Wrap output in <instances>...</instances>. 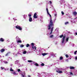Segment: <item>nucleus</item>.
<instances>
[{
    "instance_id": "obj_34",
    "label": "nucleus",
    "mask_w": 77,
    "mask_h": 77,
    "mask_svg": "<svg viewBox=\"0 0 77 77\" xmlns=\"http://www.w3.org/2000/svg\"><path fill=\"white\" fill-rule=\"evenodd\" d=\"M28 16H29V17H32V15H31V14H29L28 15Z\"/></svg>"
},
{
    "instance_id": "obj_30",
    "label": "nucleus",
    "mask_w": 77,
    "mask_h": 77,
    "mask_svg": "<svg viewBox=\"0 0 77 77\" xmlns=\"http://www.w3.org/2000/svg\"><path fill=\"white\" fill-rule=\"evenodd\" d=\"M13 74H14V75H16V73L15 72H13Z\"/></svg>"
},
{
    "instance_id": "obj_1",
    "label": "nucleus",
    "mask_w": 77,
    "mask_h": 77,
    "mask_svg": "<svg viewBox=\"0 0 77 77\" xmlns=\"http://www.w3.org/2000/svg\"><path fill=\"white\" fill-rule=\"evenodd\" d=\"M51 17L50 21L49 23V25L48 26V30H50L51 29V26H54V24H53V20H52V18H51Z\"/></svg>"
},
{
    "instance_id": "obj_44",
    "label": "nucleus",
    "mask_w": 77,
    "mask_h": 77,
    "mask_svg": "<svg viewBox=\"0 0 77 77\" xmlns=\"http://www.w3.org/2000/svg\"><path fill=\"white\" fill-rule=\"evenodd\" d=\"M75 59L77 60V57H76L75 58Z\"/></svg>"
},
{
    "instance_id": "obj_3",
    "label": "nucleus",
    "mask_w": 77,
    "mask_h": 77,
    "mask_svg": "<svg viewBox=\"0 0 77 77\" xmlns=\"http://www.w3.org/2000/svg\"><path fill=\"white\" fill-rule=\"evenodd\" d=\"M15 27L17 29H19V30H22V28L20 27V26L17 25L15 26Z\"/></svg>"
},
{
    "instance_id": "obj_20",
    "label": "nucleus",
    "mask_w": 77,
    "mask_h": 77,
    "mask_svg": "<svg viewBox=\"0 0 77 77\" xmlns=\"http://www.w3.org/2000/svg\"><path fill=\"white\" fill-rule=\"evenodd\" d=\"M53 36H54V35H52L51 36H50L49 38H52L53 37Z\"/></svg>"
},
{
    "instance_id": "obj_8",
    "label": "nucleus",
    "mask_w": 77,
    "mask_h": 77,
    "mask_svg": "<svg viewBox=\"0 0 77 77\" xmlns=\"http://www.w3.org/2000/svg\"><path fill=\"white\" fill-rule=\"evenodd\" d=\"M5 51V49H2L1 50V53H3V52H4Z\"/></svg>"
},
{
    "instance_id": "obj_32",
    "label": "nucleus",
    "mask_w": 77,
    "mask_h": 77,
    "mask_svg": "<svg viewBox=\"0 0 77 77\" xmlns=\"http://www.w3.org/2000/svg\"><path fill=\"white\" fill-rule=\"evenodd\" d=\"M48 15H49L50 17H51V15H50V14L49 13V14L48 13Z\"/></svg>"
},
{
    "instance_id": "obj_38",
    "label": "nucleus",
    "mask_w": 77,
    "mask_h": 77,
    "mask_svg": "<svg viewBox=\"0 0 77 77\" xmlns=\"http://www.w3.org/2000/svg\"><path fill=\"white\" fill-rule=\"evenodd\" d=\"M70 75H73V74L72 73V72H70Z\"/></svg>"
},
{
    "instance_id": "obj_43",
    "label": "nucleus",
    "mask_w": 77,
    "mask_h": 77,
    "mask_svg": "<svg viewBox=\"0 0 77 77\" xmlns=\"http://www.w3.org/2000/svg\"><path fill=\"white\" fill-rule=\"evenodd\" d=\"M32 49H34V47H32Z\"/></svg>"
},
{
    "instance_id": "obj_31",
    "label": "nucleus",
    "mask_w": 77,
    "mask_h": 77,
    "mask_svg": "<svg viewBox=\"0 0 77 77\" xmlns=\"http://www.w3.org/2000/svg\"><path fill=\"white\" fill-rule=\"evenodd\" d=\"M61 13L62 15H64V12H63V11H61Z\"/></svg>"
},
{
    "instance_id": "obj_7",
    "label": "nucleus",
    "mask_w": 77,
    "mask_h": 77,
    "mask_svg": "<svg viewBox=\"0 0 77 77\" xmlns=\"http://www.w3.org/2000/svg\"><path fill=\"white\" fill-rule=\"evenodd\" d=\"M5 41V39H3V38H1L0 39V42H3Z\"/></svg>"
},
{
    "instance_id": "obj_21",
    "label": "nucleus",
    "mask_w": 77,
    "mask_h": 77,
    "mask_svg": "<svg viewBox=\"0 0 77 77\" xmlns=\"http://www.w3.org/2000/svg\"><path fill=\"white\" fill-rule=\"evenodd\" d=\"M46 11H47V14H49V12H48V8H46Z\"/></svg>"
},
{
    "instance_id": "obj_5",
    "label": "nucleus",
    "mask_w": 77,
    "mask_h": 77,
    "mask_svg": "<svg viewBox=\"0 0 77 77\" xmlns=\"http://www.w3.org/2000/svg\"><path fill=\"white\" fill-rule=\"evenodd\" d=\"M58 71L57 70H56V72H58V73H59V74H61L63 72L62 71H60V69H58Z\"/></svg>"
},
{
    "instance_id": "obj_19",
    "label": "nucleus",
    "mask_w": 77,
    "mask_h": 77,
    "mask_svg": "<svg viewBox=\"0 0 77 77\" xmlns=\"http://www.w3.org/2000/svg\"><path fill=\"white\" fill-rule=\"evenodd\" d=\"M23 53L24 54H26V53H27V51H24L23 52Z\"/></svg>"
},
{
    "instance_id": "obj_15",
    "label": "nucleus",
    "mask_w": 77,
    "mask_h": 77,
    "mask_svg": "<svg viewBox=\"0 0 77 77\" xmlns=\"http://www.w3.org/2000/svg\"><path fill=\"white\" fill-rule=\"evenodd\" d=\"M34 65H35L36 66H39V64H38L37 63H35L34 64Z\"/></svg>"
},
{
    "instance_id": "obj_25",
    "label": "nucleus",
    "mask_w": 77,
    "mask_h": 77,
    "mask_svg": "<svg viewBox=\"0 0 77 77\" xmlns=\"http://www.w3.org/2000/svg\"><path fill=\"white\" fill-rule=\"evenodd\" d=\"M28 62H29V63L32 62V61L31 60H28Z\"/></svg>"
},
{
    "instance_id": "obj_17",
    "label": "nucleus",
    "mask_w": 77,
    "mask_h": 77,
    "mask_svg": "<svg viewBox=\"0 0 77 77\" xmlns=\"http://www.w3.org/2000/svg\"><path fill=\"white\" fill-rule=\"evenodd\" d=\"M30 46V45H29V44H26V47H29Z\"/></svg>"
},
{
    "instance_id": "obj_37",
    "label": "nucleus",
    "mask_w": 77,
    "mask_h": 77,
    "mask_svg": "<svg viewBox=\"0 0 77 77\" xmlns=\"http://www.w3.org/2000/svg\"><path fill=\"white\" fill-rule=\"evenodd\" d=\"M50 3L51 5V3H52V2H51V1H50L49 2Z\"/></svg>"
},
{
    "instance_id": "obj_33",
    "label": "nucleus",
    "mask_w": 77,
    "mask_h": 77,
    "mask_svg": "<svg viewBox=\"0 0 77 77\" xmlns=\"http://www.w3.org/2000/svg\"><path fill=\"white\" fill-rule=\"evenodd\" d=\"M31 45H32V46H34V43H31Z\"/></svg>"
},
{
    "instance_id": "obj_27",
    "label": "nucleus",
    "mask_w": 77,
    "mask_h": 77,
    "mask_svg": "<svg viewBox=\"0 0 77 77\" xmlns=\"http://www.w3.org/2000/svg\"><path fill=\"white\" fill-rule=\"evenodd\" d=\"M10 71H14V69H12V68H11L10 69Z\"/></svg>"
},
{
    "instance_id": "obj_26",
    "label": "nucleus",
    "mask_w": 77,
    "mask_h": 77,
    "mask_svg": "<svg viewBox=\"0 0 77 77\" xmlns=\"http://www.w3.org/2000/svg\"><path fill=\"white\" fill-rule=\"evenodd\" d=\"M44 65H45V64L44 63H42L41 64V66H44Z\"/></svg>"
},
{
    "instance_id": "obj_29",
    "label": "nucleus",
    "mask_w": 77,
    "mask_h": 77,
    "mask_svg": "<svg viewBox=\"0 0 77 77\" xmlns=\"http://www.w3.org/2000/svg\"><path fill=\"white\" fill-rule=\"evenodd\" d=\"M66 57H67V58H68V57H69V56H68V55L67 54L66 55Z\"/></svg>"
},
{
    "instance_id": "obj_47",
    "label": "nucleus",
    "mask_w": 77,
    "mask_h": 77,
    "mask_svg": "<svg viewBox=\"0 0 77 77\" xmlns=\"http://www.w3.org/2000/svg\"><path fill=\"white\" fill-rule=\"evenodd\" d=\"M56 14H55V16H56Z\"/></svg>"
},
{
    "instance_id": "obj_13",
    "label": "nucleus",
    "mask_w": 77,
    "mask_h": 77,
    "mask_svg": "<svg viewBox=\"0 0 77 77\" xmlns=\"http://www.w3.org/2000/svg\"><path fill=\"white\" fill-rule=\"evenodd\" d=\"M77 14V12H75V11H74V12L73 13V15H75V16L76 15V14Z\"/></svg>"
},
{
    "instance_id": "obj_42",
    "label": "nucleus",
    "mask_w": 77,
    "mask_h": 77,
    "mask_svg": "<svg viewBox=\"0 0 77 77\" xmlns=\"http://www.w3.org/2000/svg\"><path fill=\"white\" fill-rule=\"evenodd\" d=\"M22 75L23 77H25V75H23V74H22Z\"/></svg>"
},
{
    "instance_id": "obj_39",
    "label": "nucleus",
    "mask_w": 77,
    "mask_h": 77,
    "mask_svg": "<svg viewBox=\"0 0 77 77\" xmlns=\"http://www.w3.org/2000/svg\"><path fill=\"white\" fill-rule=\"evenodd\" d=\"M76 53H77V52L76 51H75L74 53V54H76Z\"/></svg>"
},
{
    "instance_id": "obj_48",
    "label": "nucleus",
    "mask_w": 77,
    "mask_h": 77,
    "mask_svg": "<svg viewBox=\"0 0 77 77\" xmlns=\"http://www.w3.org/2000/svg\"><path fill=\"white\" fill-rule=\"evenodd\" d=\"M76 51V52H77V51Z\"/></svg>"
},
{
    "instance_id": "obj_45",
    "label": "nucleus",
    "mask_w": 77,
    "mask_h": 77,
    "mask_svg": "<svg viewBox=\"0 0 77 77\" xmlns=\"http://www.w3.org/2000/svg\"><path fill=\"white\" fill-rule=\"evenodd\" d=\"M28 77H31V76H30V75H28Z\"/></svg>"
},
{
    "instance_id": "obj_10",
    "label": "nucleus",
    "mask_w": 77,
    "mask_h": 77,
    "mask_svg": "<svg viewBox=\"0 0 77 77\" xmlns=\"http://www.w3.org/2000/svg\"><path fill=\"white\" fill-rule=\"evenodd\" d=\"M75 68L73 66H70V69H74Z\"/></svg>"
},
{
    "instance_id": "obj_23",
    "label": "nucleus",
    "mask_w": 77,
    "mask_h": 77,
    "mask_svg": "<svg viewBox=\"0 0 77 77\" xmlns=\"http://www.w3.org/2000/svg\"><path fill=\"white\" fill-rule=\"evenodd\" d=\"M60 60H62L63 59V57H61L60 58Z\"/></svg>"
},
{
    "instance_id": "obj_2",
    "label": "nucleus",
    "mask_w": 77,
    "mask_h": 77,
    "mask_svg": "<svg viewBox=\"0 0 77 77\" xmlns=\"http://www.w3.org/2000/svg\"><path fill=\"white\" fill-rule=\"evenodd\" d=\"M51 27L52 28H51V32L49 33V35H51V34H52V32H53V29H54V26H51Z\"/></svg>"
},
{
    "instance_id": "obj_28",
    "label": "nucleus",
    "mask_w": 77,
    "mask_h": 77,
    "mask_svg": "<svg viewBox=\"0 0 77 77\" xmlns=\"http://www.w3.org/2000/svg\"><path fill=\"white\" fill-rule=\"evenodd\" d=\"M1 68L2 69H4L5 68L4 67H1Z\"/></svg>"
},
{
    "instance_id": "obj_14",
    "label": "nucleus",
    "mask_w": 77,
    "mask_h": 77,
    "mask_svg": "<svg viewBox=\"0 0 77 77\" xmlns=\"http://www.w3.org/2000/svg\"><path fill=\"white\" fill-rule=\"evenodd\" d=\"M11 53V52H8L6 55L5 56H9V54H10Z\"/></svg>"
},
{
    "instance_id": "obj_46",
    "label": "nucleus",
    "mask_w": 77,
    "mask_h": 77,
    "mask_svg": "<svg viewBox=\"0 0 77 77\" xmlns=\"http://www.w3.org/2000/svg\"><path fill=\"white\" fill-rule=\"evenodd\" d=\"M75 35H77V33H75Z\"/></svg>"
},
{
    "instance_id": "obj_22",
    "label": "nucleus",
    "mask_w": 77,
    "mask_h": 77,
    "mask_svg": "<svg viewBox=\"0 0 77 77\" xmlns=\"http://www.w3.org/2000/svg\"><path fill=\"white\" fill-rule=\"evenodd\" d=\"M69 40V37H67L66 38V41H68Z\"/></svg>"
},
{
    "instance_id": "obj_11",
    "label": "nucleus",
    "mask_w": 77,
    "mask_h": 77,
    "mask_svg": "<svg viewBox=\"0 0 77 77\" xmlns=\"http://www.w3.org/2000/svg\"><path fill=\"white\" fill-rule=\"evenodd\" d=\"M21 40H18L17 41V43H21Z\"/></svg>"
},
{
    "instance_id": "obj_18",
    "label": "nucleus",
    "mask_w": 77,
    "mask_h": 77,
    "mask_svg": "<svg viewBox=\"0 0 77 77\" xmlns=\"http://www.w3.org/2000/svg\"><path fill=\"white\" fill-rule=\"evenodd\" d=\"M69 24V22H66L65 23V25H66V24Z\"/></svg>"
},
{
    "instance_id": "obj_16",
    "label": "nucleus",
    "mask_w": 77,
    "mask_h": 77,
    "mask_svg": "<svg viewBox=\"0 0 77 77\" xmlns=\"http://www.w3.org/2000/svg\"><path fill=\"white\" fill-rule=\"evenodd\" d=\"M24 45H20V47L21 48H22V47H24Z\"/></svg>"
},
{
    "instance_id": "obj_4",
    "label": "nucleus",
    "mask_w": 77,
    "mask_h": 77,
    "mask_svg": "<svg viewBox=\"0 0 77 77\" xmlns=\"http://www.w3.org/2000/svg\"><path fill=\"white\" fill-rule=\"evenodd\" d=\"M65 38H66V35H64V36H63L62 40V41L61 42L63 44V43L65 41Z\"/></svg>"
},
{
    "instance_id": "obj_41",
    "label": "nucleus",
    "mask_w": 77,
    "mask_h": 77,
    "mask_svg": "<svg viewBox=\"0 0 77 77\" xmlns=\"http://www.w3.org/2000/svg\"><path fill=\"white\" fill-rule=\"evenodd\" d=\"M66 62H68V60H66Z\"/></svg>"
},
{
    "instance_id": "obj_6",
    "label": "nucleus",
    "mask_w": 77,
    "mask_h": 77,
    "mask_svg": "<svg viewBox=\"0 0 77 77\" xmlns=\"http://www.w3.org/2000/svg\"><path fill=\"white\" fill-rule=\"evenodd\" d=\"M37 15V13H35L34 14V16H33V18H37V16H36Z\"/></svg>"
},
{
    "instance_id": "obj_35",
    "label": "nucleus",
    "mask_w": 77,
    "mask_h": 77,
    "mask_svg": "<svg viewBox=\"0 0 77 77\" xmlns=\"http://www.w3.org/2000/svg\"><path fill=\"white\" fill-rule=\"evenodd\" d=\"M20 69H18V70H17V71L18 72H20Z\"/></svg>"
},
{
    "instance_id": "obj_40",
    "label": "nucleus",
    "mask_w": 77,
    "mask_h": 77,
    "mask_svg": "<svg viewBox=\"0 0 77 77\" xmlns=\"http://www.w3.org/2000/svg\"><path fill=\"white\" fill-rule=\"evenodd\" d=\"M35 50H36V46H34Z\"/></svg>"
},
{
    "instance_id": "obj_24",
    "label": "nucleus",
    "mask_w": 77,
    "mask_h": 77,
    "mask_svg": "<svg viewBox=\"0 0 77 77\" xmlns=\"http://www.w3.org/2000/svg\"><path fill=\"white\" fill-rule=\"evenodd\" d=\"M63 36V35H62L60 36V38H62Z\"/></svg>"
},
{
    "instance_id": "obj_12",
    "label": "nucleus",
    "mask_w": 77,
    "mask_h": 77,
    "mask_svg": "<svg viewBox=\"0 0 77 77\" xmlns=\"http://www.w3.org/2000/svg\"><path fill=\"white\" fill-rule=\"evenodd\" d=\"M48 54L47 53H42V55L43 56H45L46 55H47V54Z\"/></svg>"
},
{
    "instance_id": "obj_9",
    "label": "nucleus",
    "mask_w": 77,
    "mask_h": 77,
    "mask_svg": "<svg viewBox=\"0 0 77 77\" xmlns=\"http://www.w3.org/2000/svg\"><path fill=\"white\" fill-rule=\"evenodd\" d=\"M29 22H32V18L31 17H30L29 19Z\"/></svg>"
},
{
    "instance_id": "obj_36",
    "label": "nucleus",
    "mask_w": 77,
    "mask_h": 77,
    "mask_svg": "<svg viewBox=\"0 0 77 77\" xmlns=\"http://www.w3.org/2000/svg\"><path fill=\"white\" fill-rule=\"evenodd\" d=\"M4 63L5 64L8 63V61H4Z\"/></svg>"
}]
</instances>
